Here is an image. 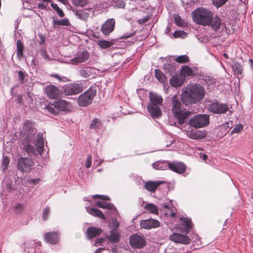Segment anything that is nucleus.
Masks as SVG:
<instances>
[{
	"label": "nucleus",
	"instance_id": "obj_1",
	"mask_svg": "<svg viewBox=\"0 0 253 253\" xmlns=\"http://www.w3.org/2000/svg\"><path fill=\"white\" fill-rule=\"evenodd\" d=\"M205 94L206 90L203 86L193 83L183 88L180 99L185 105H192L199 102Z\"/></svg>",
	"mask_w": 253,
	"mask_h": 253
},
{
	"label": "nucleus",
	"instance_id": "obj_2",
	"mask_svg": "<svg viewBox=\"0 0 253 253\" xmlns=\"http://www.w3.org/2000/svg\"><path fill=\"white\" fill-rule=\"evenodd\" d=\"M213 16L212 12L203 7L198 8L192 13L193 21L196 24L204 26L210 25Z\"/></svg>",
	"mask_w": 253,
	"mask_h": 253
},
{
	"label": "nucleus",
	"instance_id": "obj_3",
	"mask_svg": "<svg viewBox=\"0 0 253 253\" xmlns=\"http://www.w3.org/2000/svg\"><path fill=\"white\" fill-rule=\"evenodd\" d=\"M172 111L174 117L180 125H183L188 116L191 115L189 111H185L177 95H174L171 100Z\"/></svg>",
	"mask_w": 253,
	"mask_h": 253
},
{
	"label": "nucleus",
	"instance_id": "obj_4",
	"mask_svg": "<svg viewBox=\"0 0 253 253\" xmlns=\"http://www.w3.org/2000/svg\"><path fill=\"white\" fill-rule=\"evenodd\" d=\"M96 95V89L90 88L81 94L78 99V104L81 107H86L92 103L94 97Z\"/></svg>",
	"mask_w": 253,
	"mask_h": 253
},
{
	"label": "nucleus",
	"instance_id": "obj_5",
	"mask_svg": "<svg viewBox=\"0 0 253 253\" xmlns=\"http://www.w3.org/2000/svg\"><path fill=\"white\" fill-rule=\"evenodd\" d=\"M35 134L33 133L21 134L22 136L21 144L23 149L30 156L36 154L35 149L31 144Z\"/></svg>",
	"mask_w": 253,
	"mask_h": 253
},
{
	"label": "nucleus",
	"instance_id": "obj_6",
	"mask_svg": "<svg viewBox=\"0 0 253 253\" xmlns=\"http://www.w3.org/2000/svg\"><path fill=\"white\" fill-rule=\"evenodd\" d=\"M189 125L196 128L204 127L210 124V118L208 115H197L192 118Z\"/></svg>",
	"mask_w": 253,
	"mask_h": 253
},
{
	"label": "nucleus",
	"instance_id": "obj_7",
	"mask_svg": "<svg viewBox=\"0 0 253 253\" xmlns=\"http://www.w3.org/2000/svg\"><path fill=\"white\" fill-rule=\"evenodd\" d=\"M83 86L81 84L69 83L64 87V93L65 95H73L78 94L83 91Z\"/></svg>",
	"mask_w": 253,
	"mask_h": 253
},
{
	"label": "nucleus",
	"instance_id": "obj_8",
	"mask_svg": "<svg viewBox=\"0 0 253 253\" xmlns=\"http://www.w3.org/2000/svg\"><path fill=\"white\" fill-rule=\"evenodd\" d=\"M33 160L29 158L21 157L18 160L17 168L22 172L29 171L33 166Z\"/></svg>",
	"mask_w": 253,
	"mask_h": 253
},
{
	"label": "nucleus",
	"instance_id": "obj_9",
	"mask_svg": "<svg viewBox=\"0 0 253 253\" xmlns=\"http://www.w3.org/2000/svg\"><path fill=\"white\" fill-rule=\"evenodd\" d=\"M208 109L210 111L215 114H223L229 110V107L226 104L215 102L210 105Z\"/></svg>",
	"mask_w": 253,
	"mask_h": 253
},
{
	"label": "nucleus",
	"instance_id": "obj_10",
	"mask_svg": "<svg viewBox=\"0 0 253 253\" xmlns=\"http://www.w3.org/2000/svg\"><path fill=\"white\" fill-rule=\"evenodd\" d=\"M115 23L114 18L107 19L101 26V31L102 33L104 35L108 36L114 30Z\"/></svg>",
	"mask_w": 253,
	"mask_h": 253
},
{
	"label": "nucleus",
	"instance_id": "obj_11",
	"mask_svg": "<svg viewBox=\"0 0 253 253\" xmlns=\"http://www.w3.org/2000/svg\"><path fill=\"white\" fill-rule=\"evenodd\" d=\"M129 244L133 248L141 249L145 245L146 242L144 239L141 236L133 234L130 237Z\"/></svg>",
	"mask_w": 253,
	"mask_h": 253
},
{
	"label": "nucleus",
	"instance_id": "obj_12",
	"mask_svg": "<svg viewBox=\"0 0 253 253\" xmlns=\"http://www.w3.org/2000/svg\"><path fill=\"white\" fill-rule=\"evenodd\" d=\"M44 90L47 97L52 99L59 98L61 94L59 88L53 84L46 86Z\"/></svg>",
	"mask_w": 253,
	"mask_h": 253
},
{
	"label": "nucleus",
	"instance_id": "obj_13",
	"mask_svg": "<svg viewBox=\"0 0 253 253\" xmlns=\"http://www.w3.org/2000/svg\"><path fill=\"white\" fill-rule=\"evenodd\" d=\"M89 57V54L86 50H80L77 56L71 59V62L75 65L86 61Z\"/></svg>",
	"mask_w": 253,
	"mask_h": 253
},
{
	"label": "nucleus",
	"instance_id": "obj_14",
	"mask_svg": "<svg viewBox=\"0 0 253 253\" xmlns=\"http://www.w3.org/2000/svg\"><path fill=\"white\" fill-rule=\"evenodd\" d=\"M169 239L175 243L185 245L189 244L191 242L190 239L187 236L178 233H173L170 235Z\"/></svg>",
	"mask_w": 253,
	"mask_h": 253
},
{
	"label": "nucleus",
	"instance_id": "obj_15",
	"mask_svg": "<svg viewBox=\"0 0 253 253\" xmlns=\"http://www.w3.org/2000/svg\"><path fill=\"white\" fill-rule=\"evenodd\" d=\"M56 108L58 112H68L71 111V105L70 103L66 100L58 99L55 101Z\"/></svg>",
	"mask_w": 253,
	"mask_h": 253
},
{
	"label": "nucleus",
	"instance_id": "obj_16",
	"mask_svg": "<svg viewBox=\"0 0 253 253\" xmlns=\"http://www.w3.org/2000/svg\"><path fill=\"white\" fill-rule=\"evenodd\" d=\"M168 166L171 170L178 173H183L186 170V166L182 162L168 163Z\"/></svg>",
	"mask_w": 253,
	"mask_h": 253
},
{
	"label": "nucleus",
	"instance_id": "obj_17",
	"mask_svg": "<svg viewBox=\"0 0 253 253\" xmlns=\"http://www.w3.org/2000/svg\"><path fill=\"white\" fill-rule=\"evenodd\" d=\"M140 226L146 229H150L152 228H157L160 226V222L156 219L150 218L146 220H142L140 221Z\"/></svg>",
	"mask_w": 253,
	"mask_h": 253
},
{
	"label": "nucleus",
	"instance_id": "obj_18",
	"mask_svg": "<svg viewBox=\"0 0 253 253\" xmlns=\"http://www.w3.org/2000/svg\"><path fill=\"white\" fill-rule=\"evenodd\" d=\"M179 220H180V228H181V232L185 234H188L192 228V223L191 219L182 217Z\"/></svg>",
	"mask_w": 253,
	"mask_h": 253
},
{
	"label": "nucleus",
	"instance_id": "obj_19",
	"mask_svg": "<svg viewBox=\"0 0 253 253\" xmlns=\"http://www.w3.org/2000/svg\"><path fill=\"white\" fill-rule=\"evenodd\" d=\"M34 123L30 120H27L24 124L21 131V134L32 133L36 134L37 131L34 127Z\"/></svg>",
	"mask_w": 253,
	"mask_h": 253
},
{
	"label": "nucleus",
	"instance_id": "obj_20",
	"mask_svg": "<svg viewBox=\"0 0 253 253\" xmlns=\"http://www.w3.org/2000/svg\"><path fill=\"white\" fill-rule=\"evenodd\" d=\"M164 183L163 181H148L145 183L144 188L151 193H155L158 187L162 184Z\"/></svg>",
	"mask_w": 253,
	"mask_h": 253
},
{
	"label": "nucleus",
	"instance_id": "obj_21",
	"mask_svg": "<svg viewBox=\"0 0 253 253\" xmlns=\"http://www.w3.org/2000/svg\"><path fill=\"white\" fill-rule=\"evenodd\" d=\"M44 239L50 244H55L59 241V234L57 232H49L44 235Z\"/></svg>",
	"mask_w": 253,
	"mask_h": 253
},
{
	"label": "nucleus",
	"instance_id": "obj_22",
	"mask_svg": "<svg viewBox=\"0 0 253 253\" xmlns=\"http://www.w3.org/2000/svg\"><path fill=\"white\" fill-rule=\"evenodd\" d=\"M34 144L36 147L37 152L42 155L43 152V140L42 134H37L36 139L34 141Z\"/></svg>",
	"mask_w": 253,
	"mask_h": 253
},
{
	"label": "nucleus",
	"instance_id": "obj_23",
	"mask_svg": "<svg viewBox=\"0 0 253 253\" xmlns=\"http://www.w3.org/2000/svg\"><path fill=\"white\" fill-rule=\"evenodd\" d=\"M149 97L151 101V105L161 106L163 104V99L162 97L156 93L150 92Z\"/></svg>",
	"mask_w": 253,
	"mask_h": 253
},
{
	"label": "nucleus",
	"instance_id": "obj_24",
	"mask_svg": "<svg viewBox=\"0 0 253 253\" xmlns=\"http://www.w3.org/2000/svg\"><path fill=\"white\" fill-rule=\"evenodd\" d=\"M102 231L101 229L95 227H88L86 231L87 238L88 239H91L93 238L99 236L101 233Z\"/></svg>",
	"mask_w": 253,
	"mask_h": 253
},
{
	"label": "nucleus",
	"instance_id": "obj_25",
	"mask_svg": "<svg viewBox=\"0 0 253 253\" xmlns=\"http://www.w3.org/2000/svg\"><path fill=\"white\" fill-rule=\"evenodd\" d=\"M147 110L152 118H159L161 116L162 113L159 106L149 105Z\"/></svg>",
	"mask_w": 253,
	"mask_h": 253
},
{
	"label": "nucleus",
	"instance_id": "obj_26",
	"mask_svg": "<svg viewBox=\"0 0 253 253\" xmlns=\"http://www.w3.org/2000/svg\"><path fill=\"white\" fill-rule=\"evenodd\" d=\"M184 79L177 75L173 76L169 80V83L172 86L177 87L181 86L184 83Z\"/></svg>",
	"mask_w": 253,
	"mask_h": 253
},
{
	"label": "nucleus",
	"instance_id": "obj_27",
	"mask_svg": "<svg viewBox=\"0 0 253 253\" xmlns=\"http://www.w3.org/2000/svg\"><path fill=\"white\" fill-rule=\"evenodd\" d=\"M180 76L185 79L186 77L194 76V71L188 66H183L180 69Z\"/></svg>",
	"mask_w": 253,
	"mask_h": 253
},
{
	"label": "nucleus",
	"instance_id": "obj_28",
	"mask_svg": "<svg viewBox=\"0 0 253 253\" xmlns=\"http://www.w3.org/2000/svg\"><path fill=\"white\" fill-rule=\"evenodd\" d=\"M86 210L88 213L93 216L97 217L104 220L106 219L102 212L97 209H95L92 207H87Z\"/></svg>",
	"mask_w": 253,
	"mask_h": 253
},
{
	"label": "nucleus",
	"instance_id": "obj_29",
	"mask_svg": "<svg viewBox=\"0 0 253 253\" xmlns=\"http://www.w3.org/2000/svg\"><path fill=\"white\" fill-rule=\"evenodd\" d=\"M221 21L220 18L217 16H215L214 17L213 16L212 17V22L210 25L213 30L216 31L218 30L221 26Z\"/></svg>",
	"mask_w": 253,
	"mask_h": 253
},
{
	"label": "nucleus",
	"instance_id": "obj_30",
	"mask_svg": "<svg viewBox=\"0 0 253 253\" xmlns=\"http://www.w3.org/2000/svg\"><path fill=\"white\" fill-rule=\"evenodd\" d=\"M89 9L77 10L75 12V15L80 19L85 20L89 15Z\"/></svg>",
	"mask_w": 253,
	"mask_h": 253
},
{
	"label": "nucleus",
	"instance_id": "obj_31",
	"mask_svg": "<svg viewBox=\"0 0 253 253\" xmlns=\"http://www.w3.org/2000/svg\"><path fill=\"white\" fill-rule=\"evenodd\" d=\"M163 69L166 73L172 75L176 71V67L174 64L171 63H165L163 65Z\"/></svg>",
	"mask_w": 253,
	"mask_h": 253
},
{
	"label": "nucleus",
	"instance_id": "obj_32",
	"mask_svg": "<svg viewBox=\"0 0 253 253\" xmlns=\"http://www.w3.org/2000/svg\"><path fill=\"white\" fill-rule=\"evenodd\" d=\"M24 46L20 40H18L16 43V55L20 59L23 56Z\"/></svg>",
	"mask_w": 253,
	"mask_h": 253
},
{
	"label": "nucleus",
	"instance_id": "obj_33",
	"mask_svg": "<svg viewBox=\"0 0 253 253\" xmlns=\"http://www.w3.org/2000/svg\"><path fill=\"white\" fill-rule=\"evenodd\" d=\"M110 233V234L108 238L109 240L115 243H118L120 241V236L119 233L111 230Z\"/></svg>",
	"mask_w": 253,
	"mask_h": 253
},
{
	"label": "nucleus",
	"instance_id": "obj_34",
	"mask_svg": "<svg viewBox=\"0 0 253 253\" xmlns=\"http://www.w3.org/2000/svg\"><path fill=\"white\" fill-rule=\"evenodd\" d=\"M53 26H70V23L68 18H64L61 20L53 19Z\"/></svg>",
	"mask_w": 253,
	"mask_h": 253
},
{
	"label": "nucleus",
	"instance_id": "obj_35",
	"mask_svg": "<svg viewBox=\"0 0 253 253\" xmlns=\"http://www.w3.org/2000/svg\"><path fill=\"white\" fill-rule=\"evenodd\" d=\"M144 209L148 211L150 213L158 214V210L157 207L154 205L153 204L150 203L147 204L144 206Z\"/></svg>",
	"mask_w": 253,
	"mask_h": 253
},
{
	"label": "nucleus",
	"instance_id": "obj_36",
	"mask_svg": "<svg viewBox=\"0 0 253 253\" xmlns=\"http://www.w3.org/2000/svg\"><path fill=\"white\" fill-rule=\"evenodd\" d=\"M155 77L156 79L161 83H165L167 81V78L165 75L162 72L159 70L156 69L155 71Z\"/></svg>",
	"mask_w": 253,
	"mask_h": 253
},
{
	"label": "nucleus",
	"instance_id": "obj_37",
	"mask_svg": "<svg viewBox=\"0 0 253 253\" xmlns=\"http://www.w3.org/2000/svg\"><path fill=\"white\" fill-rule=\"evenodd\" d=\"M114 42L112 41H107L105 40L99 41L98 42V45L102 48H107L113 45H114Z\"/></svg>",
	"mask_w": 253,
	"mask_h": 253
},
{
	"label": "nucleus",
	"instance_id": "obj_38",
	"mask_svg": "<svg viewBox=\"0 0 253 253\" xmlns=\"http://www.w3.org/2000/svg\"><path fill=\"white\" fill-rule=\"evenodd\" d=\"M187 135L192 139H199L203 137L197 130L188 131Z\"/></svg>",
	"mask_w": 253,
	"mask_h": 253
},
{
	"label": "nucleus",
	"instance_id": "obj_39",
	"mask_svg": "<svg viewBox=\"0 0 253 253\" xmlns=\"http://www.w3.org/2000/svg\"><path fill=\"white\" fill-rule=\"evenodd\" d=\"M46 109L49 112L52 114L57 115L58 113L57 109L56 108L55 101L53 103L48 104L45 107Z\"/></svg>",
	"mask_w": 253,
	"mask_h": 253
},
{
	"label": "nucleus",
	"instance_id": "obj_40",
	"mask_svg": "<svg viewBox=\"0 0 253 253\" xmlns=\"http://www.w3.org/2000/svg\"><path fill=\"white\" fill-rule=\"evenodd\" d=\"M73 4L77 7H84L89 2V0H71Z\"/></svg>",
	"mask_w": 253,
	"mask_h": 253
},
{
	"label": "nucleus",
	"instance_id": "obj_41",
	"mask_svg": "<svg viewBox=\"0 0 253 253\" xmlns=\"http://www.w3.org/2000/svg\"><path fill=\"white\" fill-rule=\"evenodd\" d=\"M24 245L25 246V252H27L28 253H34V244L33 242L28 243L25 242Z\"/></svg>",
	"mask_w": 253,
	"mask_h": 253
},
{
	"label": "nucleus",
	"instance_id": "obj_42",
	"mask_svg": "<svg viewBox=\"0 0 253 253\" xmlns=\"http://www.w3.org/2000/svg\"><path fill=\"white\" fill-rule=\"evenodd\" d=\"M102 124L100 120L98 119H94L90 124V129H97L100 127Z\"/></svg>",
	"mask_w": 253,
	"mask_h": 253
},
{
	"label": "nucleus",
	"instance_id": "obj_43",
	"mask_svg": "<svg viewBox=\"0 0 253 253\" xmlns=\"http://www.w3.org/2000/svg\"><path fill=\"white\" fill-rule=\"evenodd\" d=\"M232 68L235 73L241 75L243 72V66L238 62H235L232 65Z\"/></svg>",
	"mask_w": 253,
	"mask_h": 253
},
{
	"label": "nucleus",
	"instance_id": "obj_44",
	"mask_svg": "<svg viewBox=\"0 0 253 253\" xmlns=\"http://www.w3.org/2000/svg\"><path fill=\"white\" fill-rule=\"evenodd\" d=\"M97 207L105 209L111 210L113 207V205L110 203H106L101 201H97L96 203Z\"/></svg>",
	"mask_w": 253,
	"mask_h": 253
},
{
	"label": "nucleus",
	"instance_id": "obj_45",
	"mask_svg": "<svg viewBox=\"0 0 253 253\" xmlns=\"http://www.w3.org/2000/svg\"><path fill=\"white\" fill-rule=\"evenodd\" d=\"M175 60L179 63H188L190 61L189 57L186 55L178 56L175 58Z\"/></svg>",
	"mask_w": 253,
	"mask_h": 253
},
{
	"label": "nucleus",
	"instance_id": "obj_46",
	"mask_svg": "<svg viewBox=\"0 0 253 253\" xmlns=\"http://www.w3.org/2000/svg\"><path fill=\"white\" fill-rule=\"evenodd\" d=\"M10 160L9 158L6 156H4L2 157V160L1 161V168L3 170H5L7 169L8 166L9 164Z\"/></svg>",
	"mask_w": 253,
	"mask_h": 253
},
{
	"label": "nucleus",
	"instance_id": "obj_47",
	"mask_svg": "<svg viewBox=\"0 0 253 253\" xmlns=\"http://www.w3.org/2000/svg\"><path fill=\"white\" fill-rule=\"evenodd\" d=\"M51 6L56 11L58 15L60 17L62 18L65 16V13H64L63 10L59 8V7L58 6L57 4L51 3Z\"/></svg>",
	"mask_w": 253,
	"mask_h": 253
},
{
	"label": "nucleus",
	"instance_id": "obj_48",
	"mask_svg": "<svg viewBox=\"0 0 253 253\" xmlns=\"http://www.w3.org/2000/svg\"><path fill=\"white\" fill-rule=\"evenodd\" d=\"M228 0H212L213 4L218 8L225 4Z\"/></svg>",
	"mask_w": 253,
	"mask_h": 253
},
{
	"label": "nucleus",
	"instance_id": "obj_49",
	"mask_svg": "<svg viewBox=\"0 0 253 253\" xmlns=\"http://www.w3.org/2000/svg\"><path fill=\"white\" fill-rule=\"evenodd\" d=\"M40 181H41V179L36 178V179H28L26 181V182L28 184L30 185L31 187H34L35 185L39 184Z\"/></svg>",
	"mask_w": 253,
	"mask_h": 253
},
{
	"label": "nucleus",
	"instance_id": "obj_50",
	"mask_svg": "<svg viewBox=\"0 0 253 253\" xmlns=\"http://www.w3.org/2000/svg\"><path fill=\"white\" fill-rule=\"evenodd\" d=\"M19 77V80L20 82L22 84H23L25 81V78L27 76V75L26 74V72H24L23 71L20 70L18 72Z\"/></svg>",
	"mask_w": 253,
	"mask_h": 253
},
{
	"label": "nucleus",
	"instance_id": "obj_51",
	"mask_svg": "<svg viewBox=\"0 0 253 253\" xmlns=\"http://www.w3.org/2000/svg\"><path fill=\"white\" fill-rule=\"evenodd\" d=\"M174 19L177 25L179 26H182L183 25L184 22L179 15H176L174 16Z\"/></svg>",
	"mask_w": 253,
	"mask_h": 253
},
{
	"label": "nucleus",
	"instance_id": "obj_52",
	"mask_svg": "<svg viewBox=\"0 0 253 253\" xmlns=\"http://www.w3.org/2000/svg\"><path fill=\"white\" fill-rule=\"evenodd\" d=\"M50 208L48 207H46L42 211V219L43 220H46L49 214Z\"/></svg>",
	"mask_w": 253,
	"mask_h": 253
},
{
	"label": "nucleus",
	"instance_id": "obj_53",
	"mask_svg": "<svg viewBox=\"0 0 253 253\" xmlns=\"http://www.w3.org/2000/svg\"><path fill=\"white\" fill-rule=\"evenodd\" d=\"M243 128V127L242 125L238 124L234 127L231 132V134H233L234 133H239L242 130Z\"/></svg>",
	"mask_w": 253,
	"mask_h": 253
},
{
	"label": "nucleus",
	"instance_id": "obj_54",
	"mask_svg": "<svg viewBox=\"0 0 253 253\" xmlns=\"http://www.w3.org/2000/svg\"><path fill=\"white\" fill-rule=\"evenodd\" d=\"M23 208L21 204L17 203L13 207V210L16 213H21L23 211Z\"/></svg>",
	"mask_w": 253,
	"mask_h": 253
},
{
	"label": "nucleus",
	"instance_id": "obj_55",
	"mask_svg": "<svg viewBox=\"0 0 253 253\" xmlns=\"http://www.w3.org/2000/svg\"><path fill=\"white\" fill-rule=\"evenodd\" d=\"M93 199H99L102 200L104 201H109L110 200V198L107 196L102 195H94L93 196Z\"/></svg>",
	"mask_w": 253,
	"mask_h": 253
},
{
	"label": "nucleus",
	"instance_id": "obj_56",
	"mask_svg": "<svg viewBox=\"0 0 253 253\" xmlns=\"http://www.w3.org/2000/svg\"><path fill=\"white\" fill-rule=\"evenodd\" d=\"M92 162V157L91 155H88L87 158V160L85 163V167L88 169L91 167Z\"/></svg>",
	"mask_w": 253,
	"mask_h": 253
},
{
	"label": "nucleus",
	"instance_id": "obj_57",
	"mask_svg": "<svg viewBox=\"0 0 253 253\" xmlns=\"http://www.w3.org/2000/svg\"><path fill=\"white\" fill-rule=\"evenodd\" d=\"M135 35V32L131 33L124 34L121 37L119 38L120 39H126L128 38L131 37Z\"/></svg>",
	"mask_w": 253,
	"mask_h": 253
},
{
	"label": "nucleus",
	"instance_id": "obj_58",
	"mask_svg": "<svg viewBox=\"0 0 253 253\" xmlns=\"http://www.w3.org/2000/svg\"><path fill=\"white\" fill-rule=\"evenodd\" d=\"M111 226L114 229H117L119 227V222L117 220V219L112 220Z\"/></svg>",
	"mask_w": 253,
	"mask_h": 253
},
{
	"label": "nucleus",
	"instance_id": "obj_59",
	"mask_svg": "<svg viewBox=\"0 0 253 253\" xmlns=\"http://www.w3.org/2000/svg\"><path fill=\"white\" fill-rule=\"evenodd\" d=\"M39 37L40 39V41H39V43L40 45H42L44 44L45 42V38L44 35L42 34L39 35Z\"/></svg>",
	"mask_w": 253,
	"mask_h": 253
},
{
	"label": "nucleus",
	"instance_id": "obj_60",
	"mask_svg": "<svg viewBox=\"0 0 253 253\" xmlns=\"http://www.w3.org/2000/svg\"><path fill=\"white\" fill-rule=\"evenodd\" d=\"M149 19V16H146L142 19H139L138 22L139 24H142L147 22Z\"/></svg>",
	"mask_w": 253,
	"mask_h": 253
},
{
	"label": "nucleus",
	"instance_id": "obj_61",
	"mask_svg": "<svg viewBox=\"0 0 253 253\" xmlns=\"http://www.w3.org/2000/svg\"><path fill=\"white\" fill-rule=\"evenodd\" d=\"M38 7L41 9L46 10H47V7L46 6L42 3H39L38 4Z\"/></svg>",
	"mask_w": 253,
	"mask_h": 253
},
{
	"label": "nucleus",
	"instance_id": "obj_62",
	"mask_svg": "<svg viewBox=\"0 0 253 253\" xmlns=\"http://www.w3.org/2000/svg\"><path fill=\"white\" fill-rule=\"evenodd\" d=\"M80 73H81V75L83 77L87 78L89 76V74H88L87 71H85V70H81L80 72Z\"/></svg>",
	"mask_w": 253,
	"mask_h": 253
},
{
	"label": "nucleus",
	"instance_id": "obj_63",
	"mask_svg": "<svg viewBox=\"0 0 253 253\" xmlns=\"http://www.w3.org/2000/svg\"><path fill=\"white\" fill-rule=\"evenodd\" d=\"M105 241V239L103 238L98 239L97 241L94 243V245L97 246L98 244L100 245Z\"/></svg>",
	"mask_w": 253,
	"mask_h": 253
},
{
	"label": "nucleus",
	"instance_id": "obj_64",
	"mask_svg": "<svg viewBox=\"0 0 253 253\" xmlns=\"http://www.w3.org/2000/svg\"><path fill=\"white\" fill-rule=\"evenodd\" d=\"M41 54L45 59H48V55L47 54L46 50L45 49H42Z\"/></svg>",
	"mask_w": 253,
	"mask_h": 253
}]
</instances>
